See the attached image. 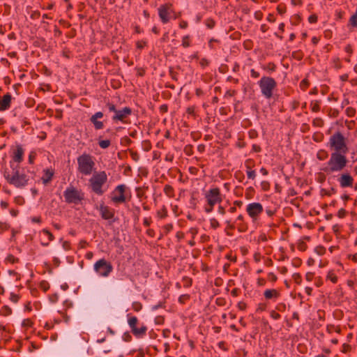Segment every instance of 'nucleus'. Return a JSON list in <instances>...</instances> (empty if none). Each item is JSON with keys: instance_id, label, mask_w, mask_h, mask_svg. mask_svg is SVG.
Returning <instances> with one entry per match:
<instances>
[{"instance_id": "nucleus-32", "label": "nucleus", "mask_w": 357, "mask_h": 357, "mask_svg": "<svg viewBox=\"0 0 357 357\" xmlns=\"http://www.w3.org/2000/svg\"><path fill=\"white\" fill-rule=\"evenodd\" d=\"M261 68L268 73H273L277 69V66L273 62H268L266 65H263Z\"/></svg>"}, {"instance_id": "nucleus-43", "label": "nucleus", "mask_w": 357, "mask_h": 357, "mask_svg": "<svg viewBox=\"0 0 357 357\" xmlns=\"http://www.w3.org/2000/svg\"><path fill=\"white\" fill-rule=\"evenodd\" d=\"M173 228H174V226H173L172 223H168V224L165 225L162 227V234L163 235H167L171 231H172Z\"/></svg>"}, {"instance_id": "nucleus-61", "label": "nucleus", "mask_w": 357, "mask_h": 357, "mask_svg": "<svg viewBox=\"0 0 357 357\" xmlns=\"http://www.w3.org/2000/svg\"><path fill=\"white\" fill-rule=\"evenodd\" d=\"M20 298V296L19 294H15L13 292H11L10 294L9 299L10 301H12L14 303H17Z\"/></svg>"}, {"instance_id": "nucleus-41", "label": "nucleus", "mask_w": 357, "mask_h": 357, "mask_svg": "<svg viewBox=\"0 0 357 357\" xmlns=\"http://www.w3.org/2000/svg\"><path fill=\"white\" fill-rule=\"evenodd\" d=\"M5 261L6 263L14 264L18 263L20 261V259L19 258L15 257L13 255L10 254L6 257Z\"/></svg>"}, {"instance_id": "nucleus-53", "label": "nucleus", "mask_w": 357, "mask_h": 357, "mask_svg": "<svg viewBox=\"0 0 357 357\" xmlns=\"http://www.w3.org/2000/svg\"><path fill=\"white\" fill-rule=\"evenodd\" d=\"M33 325V322L31 319H25L22 322V326L24 328H31Z\"/></svg>"}, {"instance_id": "nucleus-51", "label": "nucleus", "mask_w": 357, "mask_h": 357, "mask_svg": "<svg viewBox=\"0 0 357 357\" xmlns=\"http://www.w3.org/2000/svg\"><path fill=\"white\" fill-rule=\"evenodd\" d=\"M185 155L190 156L193 154V146L191 144L185 145L183 149Z\"/></svg>"}, {"instance_id": "nucleus-52", "label": "nucleus", "mask_w": 357, "mask_h": 357, "mask_svg": "<svg viewBox=\"0 0 357 357\" xmlns=\"http://www.w3.org/2000/svg\"><path fill=\"white\" fill-rule=\"evenodd\" d=\"M37 153L35 151H31L29 153V158H28V162L29 164L33 165L35 162V160L36 158Z\"/></svg>"}, {"instance_id": "nucleus-6", "label": "nucleus", "mask_w": 357, "mask_h": 357, "mask_svg": "<svg viewBox=\"0 0 357 357\" xmlns=\"http://www.w3.org/2000/svg\"><path fill=\"white\" fill-rule=\"evenodd\" d=\"M126 317L127 323L132 334L136 338H143L145 337L148 330L146 325L141 322L136 316L131 313L127 314Z\"/></svg>"}, {"instance_id": "nucleus-46", "label": "nucleus", "mask_w": 357, "mask_h": 357, "mask_svg": "<svg viewBox=\"0 0 357 357\" xmlns=\"http://www.w3.org/2000/svg\"><path fill=\"white\" fill-rule=\"evenodd\" d=\"M205 25L208 29H212L215 26V21L213 18H207L205 20Z\"/></svg>"}, {"instance_id": "nucleus-18", "label": "nucleus", "mask_w": 357, "mask_h": 357, "mask_svg": "<svg viewBox=\"0 0 357 357\" xmlns=\"http://www.w3.org/2000/svg\"><path fill=\"white\" fill-rule=\"evenodd\" d=\"M99 211L101 218L106 220L112 219L115 215L114 210L104 204L100 205Z\"/></svg>"}, {"instance_id": "nucleus-25", "label": "nucleus", "mask_w": 357, "mask_h": 357, "mask_svg": "<svg viewBox=\"0 0 357 357\" xmlns=\"http://www.w3.org/2000/svg\"><path fill=\"white\" fill-rule=\"evenodd\" d=\"M321 100H313L310 103V107L311 111L314 113H317L321 110Z\"/></svg>"}, {"instance_id": "nucleus-59", "label": "nucleus", "mask_w": 357, "mask_h": 357, "mask_svg": "<svg viewBox=\"0 0 357 357\" xmlns=\"http://www.w3.org/2000/svg\"><path fill=\"white\" fill-rule=\"evenodd\" d=\"M292 278H293L294 281L295 282V283H296L297 284H301L302 276L300 273H294L292 275Z\"/></svg>"}, {"instance_id": "nucleus-15", "label": "nucleus", "mask_w": 357, "mask_h": 357, "mask_svg": "<svg viewBox=\"0 0 357 357\" xmlns=\"http://www.w3.org/2000/svg\"><path fill=\"white\" fill-rule=\"evenodd\" d=\"M132 109L129 107H125L121 109H117L112 119L114 122H121L123 123H127V119L132 114Z\"/></svg>"}, {"instance_id": "nucleus-60", "label": "nucleus", "mask_w": 357, "mask_h": 357, "mask_svg": "<svg viewBox=\"0 0 357 357\" xmlns=\"http://www.w3.org/2000/svg\"><path fill=\"white\" fill-rule=\"evenodd\" d=\"M351 351V346L349 343H344L342 346L341 352L344 354L349 353Z\"/></svg>"}, {"instance_id": "nucleus-4", "label": "nucleus", "mask_w": 357, "mask_h": 357, "mask_svg": "<svg viewBox=\"0 0 357 357\" xmlns=\"http://www.w3.org/2000/svg\"><path fill=\"white\" fill-rule=\"evenodd\" d=\"M77 172L82 176H88L96 170L95 158L88 153H83L77 158Z\"/></svg>"}, {"instance_id": "nucleus-31", "label": "nucleus", "mask_w": 357, "mask_h": 357, "mask_svg": "<svg viewBox=\"0 0 357 357\" xmlns=\"http://www.w3.org/2000/svg\"><path fill=\"white\" fill-rule=\"evenodd\" d=\"M331 64L335 70H340L342 68V63L338 56H334L331 59Z\"/></svg>"}, {"instance_id": "nucleus-50", "label": "nucleus", "mask_w": 357, "mask_h": 357, "mask_svg": "<svg viewBox=\"0 0 357 357\" xmlns=\"http://www.w3.org/2000/svg\"><path fill=\"white\" fill-rule=\"evenodd\" d=\"M356 109L352 107H348L345 109V114L349 117H354L356 115Z\"/></svg>"}, {"instance_id": "nucleus-24", "label": "nucleus", "mask_w": 357, "mask_h": 357, "mask_svg": "<svg viewBox=\"0 0 357 357\" xmlns=\"http://www.w3.org/2000/svg\"><path fill=\"white\" fill-rule=\"evenodd\" d=\"M330 157V153H328V151L324 149H320L317 151L316 153V158L319 161H325L326 160H328Z\"/></svg>"}, {"instance_id": "nucleus-35", "label": "nucleus", "mask_w": 357, "mask_h": 357, "mask_svg": "<svg viewBox=\"0 0 357 357\" xmlns=\"http://www.w3.org/2000/svg\"><path fill=\"white\" fill-rule=\"evenodd\" d=\"M326 331L329 334H331L333 332H335L337 333H340L341 328H340V326H335V325H333V324H328V325L326 326Z\"/></svg>"}, {"instance_id": "nucleus-54", "label": "nucleus", "mask_w": 357, "mask_h": 357, "mask_svg": "<svg viewBox=\"0 0 357 357\" xmlns=\"http://www.w3.org/2000/svg\"><path fill=\"white\" fill-rule=\"evenodd\" d=\"M246 175L248 179L254 181L257 177V172L255 169L246 171Z\"/></svg>"}, {"instance_id": "nucleus-49", "label": "nucleus", "mask_w": 357, "mask_h": 357, "mask_svg": "<svg viewBox=\"0 0 357 357\" xmlns=\"http://www.w3.org/2000/svg\"><path fill=\"white\" fill-rule=\"evenodd\" d=\"M105 107L107 108L108 111L110 112L115 113V112L117 110L116 105L113 102H112L109 100L105 103Z\"/></svg>"}, {"instance_id": "nucleus-22", "label": "nucleus", "mask_w": 357, "mask_h": 357, "mask_svg": "<svg viewBox=\"0 0 357 357\" xmlns=\"http://www.w3.org/2000/svg\"><path fill=\"white\" fill-rule=\"evenodd\" d=\"M12 96L10 93H7L3 95L0 100V111H5L10 107Z\"/></svg>"}, {"instance_id": "nucleus-47", "label": "nucleus", "mask_w": 357, "mask_h": 357, "mask_svg": "<svg viewBox=\"0 0 357 357\" xmlns=\"http://www.w3.org/2000/svg\"><path fill=\"white\" fill-rule=\"evenodd\" d=\"M234 178L237 179L238 182L242 183L245 178V176L241 170H237L234 172Z\"/></svg>"}, {"instance_id": "nucleus-40", "label": "nucleus", "mask_w": 357, "mask_h": 357, "mask_svg": "<svg viewBox=\"0 0 357 357\" xmlns=\"http://www.w3.org/2000/svg\"><path fill=\"white\" fill-rule=\"evenodd\" d=\"M195 109L196 107L195 105L189 106L186 108V114L188 116H191L195 119L197 117Z\"/></svg>"}, {"instance_id": "nucleus-10", "label": "nucleus", "mask_w": 357, "mask_h": 357, "mask_svg": "<svg viewBox=\"0 0 357 357\" xmlns=\"http://www.w3.org/2000/svg\"><path fill=\"white\" fill-rule=\"evenodd\" d=\"M63 197L66 204L77 205L84 199V193L82 190L70 185L63 191Z\"/></svg>"}, {"instance_id": "nucleus-23", "label": "nucleus", "mask_w": 357, "mask_h": 357, "mask_svg": "<svg viewBox=\"0 0 357 357\" xmlns=\"http://www.w3.org/2000/svg\"><path fill=\"white\" fill-rule=\"evenodd\" d=\"M265 212L268 216L267 221L264 222L265 226L271 228L274 225V223L271 221V219L275 215V214L276 213V210L273 209L271 208H266L265 209Z\"/></svg>"}, {"instance_id": "nucleus-58", "label": "nucleus", "mask_w": 357, "mask_h": 357, "mask_svg": "<svg viewBox=\"0 0 357 357\" xmlns=\"http://www.w3.org/2000/svg\"><path fill=\"white\" fill-rule=\"evenodd\" d=\"M315 252L319 256H322L326 253V248L322 245L317 246L314 249Z\"/></svg>"}, {"instance_id": "nucleus-5", "label": "nucleus", "mask_w": 357, "mask_h": 357, "mask_svg": "<svg viewBox=\"0 0 357 357\" xmlns=\"http://www.w3.org/2000/svg\"><path fill=\"white\" fill-rule=\"evenodd\" d=\"M107 174L105 171L95 172L89 179V187L93 192L97 195H102L107 189H103L107 182Z\"/></svg>"}, {"instance_id": "nucleus-2", "label": "nucleus", "mask_w": 357, "mask_h": 357, "mask_svg": "<svg viewBox=\"0 0 357 357\" xmlns=\"http://www.w3.org/2000/svg\"><path fill=\"white\" fill-rule=\"evenodd\" d=\"M349 163L347 154L330 153L328 160L322 165L320 170L327 176H335L345 170Z\"/></svg>"}, {"instance_id": "nucleus-28", "label": "nucleus", "mask_w": 357, "mask_h": 357, "mask_svg": "<svg viewBox=\"0 0 357 357\" xmlns=\"http://www.w3.org/2000/svg\"><path fill=\"white\" fill-rule=\"evenodd\" d=\"M42 233L45 235L47 238V242H42L41 245L43 246H47L50 242L52 241L54 239V235L47 229H43Z\"/></svg>"}, {"instance_id": "nucleus-37", "label": "nucleus", "mask_w": 357, "mask_h": 357, "mask_svg": "<svg viewBox=\"0 0 357 357\" xmlns=\"http://www.w3.org/2000/svg\"><path fill=\"white\" fill-rule=\"evenodd\" d=\"M101 137L98 138V145L101 149H107L111 145L109 139H101Z\"/></svg>"}, {"instance_id": "nucleus-57", "label": "nucleus", "mask_w": 357, "mask_h": 357, "mask_svg": "<svg viewBox=\"0 0 357 357\" xmlns=\"http://www.w3.org/2000/svg\"><path fill=\"white\" fill-rule=\"evenodd\" d=\"M301 20V17L299 14H295L291 17V22L294 25H297Z\"/></svg>"}, {"instance_id": "nucleus-3", "label": "nucleus", "mask_w": 357, "mask_h": 357, "mask_svg": "<svg viewBox=\"0 0 357 357\" xmlns=\"http://www.w3.org/2000/svg\"><path fill=\"white\" fill-rule=\"evenodd\" d=\"M326 146L330 153L348 154L349 151L348 138L339 130L334 132L329 137Z\"/></svg>"}, {"instance_id": "nucleus-8", "label": "nucleus", "mask_w": 357, "mask_h": 357, "mask_svg": "<svg viewBox=\"0 0 357 357\" xmlns=\"http://www.w3.org/2000/svg\"><path fill=\"white\" fill-rule=\"evenodd\" d=\"M261 95L266 99H271L277 88L275 79L269 76H263L257 82Z\"/></svg>"}, {"instance_id": "nucleus-14", "label": "nucleus", "mask_w": 357, "mask_h": 357, "mask_svg": "<svg viewBox=\"0 0 357 357\" xmlns=\"http://www.w3.org/2000/svg\"><path fill=\"white\" fill-rule=\"evenodd\" d=\"M245 211L251 218L252 222L255 223L258 221L259 216L264 211V208L259 202L249 203L245 208Z\"/></svg>"}, {"instance_id": "nucleus-13", "label": "nucleus", "mask_w": 357, "mask_h": 357, "mask_svg": "<svg viewBox=\"0 0 357 357\" xmlns=\"http://www.w3.org/2000/svg\"><path fill=\"white\" fill-rule=\"evenodd\" d=\"M336 174V180L341 188H352L354 187V178L347 169Z\"/></svg>"}, {"instance_id": "nucleus-45", "label": "nucleus", "mask_w": 357, "mask_h": 357, "mask_svg": "<svg viewBox=\"0 0 357 357\" xmlns=\"http://www.w3.org/2000/svg\"><path fill=\"white\" fill-rule=\"evenodd\" d=\"M135 45L137 50H142L147 46V41L146 40H137L135 43Z\"/></svg>"}, {"instance_id": "nucleus-44", "label": "nucleus", "mask_w": 357, "mask_h": 357, "mask_svg": "<svg viewBox=\"0 0 357 357\" xmlns=\"http://www.w3.org/2000/svg\"><path fill=\"white\" fill-rule=\"evenodd\" d=\"M267 309V305L265 303H259L257 304L255 312L256 313H260L266 311Z\"/></svg>"}, {"instance_id": "nucleus-64", "label": "nucleus", "mask_w": 357, "mask_h": 357, "mask_svg": "<svg viewBox=\"0 0 357 357\" xmlns=\"http://www.w3.org/2000/svg\"><path fill=\"white\" fill-rule=\"evenodd\" d=\"M277 11L279 14L283 15L286 13L287 8L284 4L280 3L277 6Z\"/></svg>"}, {"instance_id": "nucleus-21", "label": "nucleus", "mask_w": 357, "mask_h": 357, "mask_svg": "<svg viewBox=\"0 0 357 357\" xmlns=\"http://www.w3.org/2000/svg\"><path fill=\"white\" fill-rule=\"evenodd\" d=\"M264 296L266 300H272L275 301L280 298V293L276 289H266L264 291Z\"/></svg>"}, {"instance_id": "nucleus-33", "label": "nucleus", "mask_w": 357, "mask_h": 357, "mask_svg": "<svg viewBox=\"0 0 357 357\" xmlns=\"http://www.w3.org/2000/svg\"><path fill=\"white\" fill-rule=\"evenodd\" d=\"M156 215L159 219H165L168 215V211L165 206H162V208L158 210L156 213Z\"/></svg>"}, {"instance_id": "nucleus-62", "label": "nucleus", "mask_w": 357, "mask_h": 357, "mask_svg": "<svg viewBox=\"0 0 357 357\" xmlns=\"http://www.w3.org/2000/svg\"><path fill=\"white\" fill-rule=\"evenodd\" d=\"M40 288L46 292L50 289V284L47 281L43 280L40 282Z\"/></svg>"}, {"instance_id": "nucleus-29", "label": "nucleus", "mask_w": 357, "mask_h": 357, "mask_svg": "<svg viewBox=\"0 0 357 357\" xmlns=\"http://www.w3.org/2000/svg\"><path fill=\"white\" fill-rule=\"evenodd\" d=\"M255 165H256L255 160L252 158H248L244 162L245 172L255 169Z\"/></svg>"}, {"instance_id": "nucleus-27", "label": "nucleus", "mask_w": 357, "mask_h": 357, "mask_svg": "<svg viewBox=\"0 0 357 357\" xmlns=\"http://www.w3.org/2000/svg\"><path fill=\"white\" fill-rule=\"evenodd\" d=\"M326 279V280L331 281L333 284H336L338 281V277L334 270L328 271Z\"/></svg>"}, {"instance_id": "nucleus-20", "label": "nucleus", "mask_w": 357, "mask_h": 357, "mask_svg": "<svg viewBox=\"0 0 357 357\" xmlns=\"http://www.w3.org/2000/svg\"><path fill=\"white\" fill-rule=\"evenodd\" d=\"M41 181L43 185H47L53 179L54 170L52 168H46L43 170Z\"/></svg>"}, {"instance_id": "nucleus-48", "label": "nucleus", "mask_w": 357, "mask_h": 357, "mask_svg": "<svg viewBox=\"0 0 357 357\" xmlns=\"http://www.w3.org/2000/svg\"><path fill=\"white\" fill-rule=\"evenodd\" d=\"M132 309L136 312H138L142 310V304L139 301H134L132 303Z\"/></svg>"}, {"instance_id": "nucleus-39", "label": "nucleus", "mask_w": 357, "mask_h": 357, "mask_svg": "<svg viewBox=\"0 0 357 357\" xmlns=\"http://www.w3.org/2000/svg\"><path fill=\"white\" fill-rule=\"evenodd\" d=\"M12 312V309L8 305H3L0 310V314L5 317L10 315Z\"/></svg>"}, {"instance_id": "nucleus-12", "label": "nucleus", "mask_w": 357, "mask_h": 357, "mask_svg": "<svg viewBox=\"0 0 357 357\" xmlns=\"http://www.w3.org/2000/svg\"><path fill=\"white\" fill-rule=\"evenodd\" d=\"M93 270L100 277L107 278L113 271V266L110 261L102 258L94 264Z\"/></svg>"}, {"instance_id": "nucleus-42", "label": "nucleus", "mask_w": 357, "mask_h": 357, "mask_svg": "<svg viewBox=\"0 0 357 357\" xmlns=\"http://www.w3.org/2000/svg\"><path fill=\"white\" fill-rule=\"evenodd\" d=\"M209 223H210V227L213 229H217L220 226L219 221L215 218H211L209 220Z\"/></svg>"}, {"instance_id": "nucleus-9", "label": "nucleus", "mask_w": 357, "mask_h": 357, "mask_svg": "<svg viewBox=\"0 0 357 357\" xmlns=\"http://www.w3.org/2000/svg\"><path fill=\"white\" fill-rule=\"evenodd\" d=\"M111 195V200L115 204H123L130 201L132 197L130 190L126 184L116 186Z\"/></svg>"}, {"instance_id": "nucleus-36", "label": "nucleus", "mask_w": 357, "mask_h": 357, "mask_svg": "<svg viewBox=\"0 0 357 357\" xmlns=\"http://www.w3.org/2000/svg\"><path fill=\"white\" fill-rule=\"evenodd\" d=\"M349 26L357 28V9L355 13L350 17L349 20Z\"/></svg>"}, {"instance_id": "nucleus-63", "label": "nucleus", "mask_w": 357, "mask_h": 357, "mask_svg": "<svg viewBox=\"0 0 357 357\" xmlns=\"http://www.w3.org/2000/svg\"><path fill=\"white\" fill-rule=\"evenodd\" d=\"M183 281L184 282L183 286L184 287H190L192 285V279L189 277L185 276L183 278Z\"/></svg>"}, {"instance_id": "nucleus-26", "label": "nucleus", "mask_w": 357, "mask_h": 357, "mask_svg": "<svg viewBox=\"0 0 357 357\" xmlns=\"http://www.w3.org/2000/svg\"><path fill=\"white\" fill-rule=\"evenodd\" d=\"M163 192L165 195L169 198H174L175 197L174 189L171 185H165L163 188Z\"/></svg>"}, {"instance_id": "nucleus-56", "label": "nucleus", "mask_w": 357, "mask_h": 357, "mask_svg": "<svg viewBox=\"0 0 357 357\" xmlns=\"http://www.w3.org/2000/svg\"><path fill=\"white\" fill-rule=\"evenodd\" d=\"M300 88L302 91H305L310 86V82L307 79H303L300 82Z\"/></svg>"}, {"instance_id": "nucleus-1", "label": "nucleus", "mask_w": 357, "mask_h": 357, "mask_svg": "<svg viewBox=\"0 0 357 357\" xmlns=\"http://www.w3.org/2000/svg\"><path fill=\"white\" fill-rule=\"evenodd\" d=\"M3 177L8 183L16 188H24L35 180L36 172L18 164L9 162V168H5Z\"/></svg>"}, {"instance_id": "nucleus-11", "label": "nucleus", "mask_w": 357, "mask_h": 357, "mask_svg": "<svg viewBox=\"0 0 357 357\" xmlns=\"http://www.w3.org/2000/svg\"><path fill=\"white\" fill-rule=\"evenodd\" d=\"M158 13L162 24L168 23L171 19L177 18L173 4L171 3L161 4L158 8Z\"/></svg>"}, {"instance_id": "nucleus-16", "label": "nucleus", "mask_w": 357, "mask_h": 357, "mask_svg": "<svg viewBox=\"0 0 357 357\" xmlns=\"http://www.w3.org/2000/svg\"><path fill=\"white\" fill-rule=\"evenodd\" d=\"M103 116V112H97L90 117V122L93 124L96 130H99L104 128V123L103 121H100Z\"/></svg>"}, {"instance_id": "nucleus-55", "label": "nucleus", "mask_w": 357, "mask_h": 357, "mask_svg": "<svg viewBox=\"0 0 357 357\" xmlns=\"http://www.w3.org/2000/svg\"><path fill=\"white\" fill-rule=\"evenodd\" d=\"M10 225L7 222H0V234L10 229Z\"/></svg>"}, {"instance_id": "nucleus-38", "label": "nucleus", "mask_w": 357, "mask_h": 357, "mask_svg": "<svg viewBox=\"0 0 357 357\" xmlns=\"http://www.w3.org/2000/svg\"><path fill=\"white\" fill-rule=\"evenodd\" d=\"M324 135L321 132H315L312 135V140L315 142L320 143L324 140Z\"/></svg>"}, {"instance_id": "nucleus-19", "label": "nucleus", "mask_w": 357, "mask_h": 357, "mask_svg": "<svg viewBox=\"0 0 357 357\" xmlns=\"http://www.w3.org/2000/svg\"><path fill=\"white\" fill-rule=\"evenodd\" d=\"M234 223L236 225L237 229L239 232H246L248 229V224L245 222V218L242 214H240L236 218Z\"/></svg>"}, {"instance_id": "nucleus-17", "label": "nucleus", "mask_w": 357, "mask_h": 357, "mask_svg": "<svg viewBox=\"0 0 357 357\" xmlns=\"http://www.w3.org/2000/svg\"><path fill=\"white\" fill-rule=\"evenodd\" d=\"M24 150L20 144L17 145L12 153V160L10 162L20 165L24 160Z\"/></svg>"}, {"instance_id": "nucleus-34", "label": "nucleus", "mask_w": 357, "mask_h": 357, "mask_svg": "<svg viewBox=\"0 0 357 357\" xmlns=\"http://www.w3.org/2000/svg\"><path fill=\"white\" fill-rule=\"evenodd\" d=\"M312 124L315 128H323L324 126V121L321 117H316L312 120Z\"/></svg>"}, {"instance_id": "nucleus-30", "label": "nucleus", "mask_w": 357, "mask_h": 357, "mask_svg": "<svg viewBox=\"0 0 357 357\" xmlns=\"http://www.w3.org/2000/svg\"><path fill=\"white\" fill-rule=\"evenodd\" d=\"M192 45V38L190 35H185L181 38V46L188 48Z\"/></svg>"}, {"instance_id": "nucleus-7", "label": "nucleus", "mask_w": 357, "mask_h": 357, "mask_svg": "<svg viewBox=\"0 0 357 357\" xmlns=\"http://www.w3.org/2000/svg\"><path fill=\"white\" fill-rule=\"evenodd\" d=\"M204 198L206 202V204L204 206V211L206 213H211L215 205L220 204L223 200L222 195L218 187L211 188L206 191L204 194Z\"/></svg>"}]
</instances>
